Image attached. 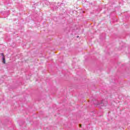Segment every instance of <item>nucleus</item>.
<instances>
[{
	"instance_id": "f257e3e1",
	"label": "nucleus",
	"mask_w": 130,
	"mask_h": 130,
	"mask_svg": "<svg viewBox=\"0 0 130 130\" xmlns=\"http://www.w3.org/2000/svg\"><path fill=\"white\" fill-rule=\"evenodd\" d=\"M95 104L96 106H106L107 105V102L105 101H101V102L96 101Z\"/></svg>"
},
{
	"instance_id": "f03ea898",
	"label": "nucleus",
	"mask_w": 130,
	"mask_h": 130,
	"mask_svg": "<svg viewBox=\"0 0 130 130\" xmlns=\"http://www.w3.org/2000/svg\"><path fill=\"white\" fill-rule=\"evenodd\" d=\"M2 59L3 63H6V58H5V56L2 57Z\"/></svg>"
},
{
	"instance_id": "7ed1b4c3",
	"label": "nucleus",
	"mask_w": 130,
	"mask_h": 130,
	"mask_svg": "<svg viewBox=\"0 0 130 130\" xmlns=\"http://www.w3.org/2000/svg\"><path fill=\"white\" fill-rule=\"evenodd\" d=\"M0 54H1V55H2V56H3H3H5V55L3 53H1Z\"/></svg>"
},
{
	"instance_id": "20e7f679",
	"label": "nucleus",
	"mask_w": 130,
	"mask_h": 130,
	"mask_svg": "<svg viewBox=\"0 0 130 130\" xmlns=\"http://www.w3.org/2000/svg\"><path fill=\"white\" fill-rule=\"evenodd\" d=\"M80 127H82V124H79Z\"/></svg>"
}]
</instances>
